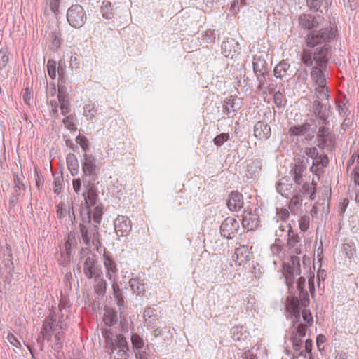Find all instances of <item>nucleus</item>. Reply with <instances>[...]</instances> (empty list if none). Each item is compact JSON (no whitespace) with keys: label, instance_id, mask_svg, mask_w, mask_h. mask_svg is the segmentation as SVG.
<instances>
[{"label":"nucleus","instance_id":"f257e3e1","mask_svg":"<svg viewBox=\"0 0 359 359\" xmlns=\"http://www.w3.org/2000/svg\"><path fill=\"white\" fill-rule=\"evenodd\" d=\"M334 36L330 27L322 29L318 32H312L308 34L306 39V44L309 47H315L323 43L330 41Z\"/></svg>","mask_w":359,"mask_h":359},{"label":"nucleus","instance_id":"f03ea898","mask_svg":"<svg viewBox=\"0 0 359 359\" xmlns=\"http://www.w3.org/2000/svg\"><path fill=\"white\" fill-rule=\"evenodd\" d=\"M67 18L72 27L80 28L85 24L87 17L83 8L79 4H75L68 9Z\"/></svg>","mask_w":359,"mask_h":359},{"label":"nucleus","instance_id":"7ed1b4c3","mask_svg":"<svg viewBox=\"0 0 359 359\" xmlns=\"http://www.w3.org/2000/svg\"><path fill=\"white\" fill-rule=\"evenodd\" d=\"M83 273L88 279H97L101 278L102 271L97 264L95 255L88 253L83 264Z\"/></svg>","mask_w":359,"mask_h":359},{"label":"nucleus","instance_id":"20e7f679","mask_svg":"<svg viewBox=\"0 0 359 359\" xmlns=\"http://www.w3.org/2000/svg\"><path fill=\"white\" fill-rule=\"evenodd\" d=\"M239 229V222L236 218L229 217L225 219L220 226L222 235L228 238H233Z\"/></svg>","mask_w":359,"mask_h":359},{"label":"nucleus","instance_id":"39448f33","mask_svg":"<svg viewBox=\"0 0 359 359\" xmlns=\"http://www.w3.org/2000/svg\"><path fill=\"white\" fill-rule=\"evenodd\" d=\"M103 337L105 339L106 346L110 350V353H113L116 346L123 348L127 346V341L122 335L116 336L113 339L111 332L109 330H105L103 332Z\"/></svg>","mask_w":359,"mask_h":359},{"label":"nucleus","instance_id":"423d86ee","mask_svg":"<svg viewBox=\"0 0 359 359\" xmlns=\"http://www.w3.org/2000/svg\"><path fill=\"white\" fill-rule=\"evenodd\" d=\"M288 134L290 136H305L306 139H311L315 134V130L311 128L309 123H304L302 125H294L290 128Z\"/></svg>","mask_w":359,"mask_h":359},{"label":"nucleus","instance_id":"0eeeda50","mask_svg":"<svg viewBox=\"0 0 359 359\" xmlns=\"http://www.w3.org/2000/svg\"><path fill=\"white\" fill-rule=\"evenodd\" d=\"M116 233L118 236H126L131 229V222L128 217L118 215L114 221Z\"/></svg>","mask_w":359,"mask_h":359},{"label":"nucleus","instance_id":"6e6552de","mask_svg":"<svg viewBox=\"0 0 359 359\" xmlns=\"http://www.w3.org/2000/svg\"><path fill=\"white\" fill-rule=\"evenodd\" d=\"M239 43L233 39L223 41L222 53L226 57L233 58L239 54Z\"/></svg>","mask_w":359,"mask_h":359},{"label":"nucleus","instance_id":"1a4fd4ad","mask_svg":"<svg viewBox=\"0 0 359 359\" xmlns=\"http://www.w3.org/2000/svg\"><path fill=\"white\" fill-rule=\"evenodd\" d=\"M259 219L257 214L251 211H244L242 224L248 231L255 230L259 226Z\"/></svg>","mask_w":359,"mask_h":359},{"label":"nucleus","instance_id":"9d476101","mask_svg":"<svg viewBox=\"0 0 359 359\" xmlns=\"http://www.w3.org/2000/svg\"><path fill=\"white\" fill-rule=\"evenodd\" d=\"M321 22V18L315 17L310 14H302L299 17V23L301 27L306 29H311L318 27Z\"/></svg>","mask_w":359,"mask_h":359},{"label":"nucleus","instance_id":"9b49d317","mask_svg":"<svg viewBox=\"0 0 359 359\" xmlns=\"http://www.w3.org/2000/svg\"><path fill=\"white\" fill-rule=\"evenodd\" d=\"M81 217H82V222L80 224V231L81 233V236L83 238V240L84 243L86 245H88L90 243V238H88V229L89 227L87 225H90L91 217H90V212L88 210H83L81 212Z\"/></svg>","mask_w":359,"mask_h":359},{"label":"nucleus","instance_id":"f8f14e48","mask_svg":"<svg viewBox=\"0 0 359 359\" xmlns=\"http://www.w3.org/2000/svg\"><path fill=\"white\" fill-rule=\"evenodd\" d=\"M103 264L106 269V276L109 280H114L117 278L118 273L117 265L114 260L104 253Z\"/></svg>","mask_w":359,"mask_h":359},{"label":"nucleus","instance_id":"ddd939ff","mask_svg":"<svg viewBox=\"0 0 359 359\" xmlns=\"http://www.w3.org/2000/svg\"><path fill=\"white\" fill-rule=\"evenodd\" d=\"M254 135L260 141L269 139L271 135L270 126L262 121L257 122L254 126Z\"/></svg>","mask_w":359,"mask_h":359},{"label":"nucleus","instance_id":"4468645a","mask_svg":"<svg viewBox=\"0 0 359 359\" xmlns=\"http://www.w3.org/2000/svg\"><path fill=\"white\" fill-rule=\"evenodd\" d=\"M227 205L231 211H239L243 206V198L241 194L233 191L229 195Z\"/></svg>","mask_w":359,"mask_h":359},{"label":"nucleus","instance_id":"2eb2a0df","mask_svg":"<svg viewBox=\"0 0 359 359\" xmlns=\"http://www.w3.org/2000/svg\"><path fill=\"white\" fill-rule=\"evenodd\" d=\"M83 171L86 175H92L95 174L97 167L95 159L92 156H88L84 154V161L83 163Z\"/></svg>","mask_w":359,"mask_h":359},{"label":"nucleus","instance_id":"dca6fc26","mask_svg":"<svg viewBox=\"0 0 359 359\" xmlns=\"http://www.w3.org/2000/svg\"><path fill=\"white\" fill-rule=\"evenodd\" d=\"M287 245L290 252L293 255H300L302 253L301 244L299 243V236L292 235L287 240Z\"/></svg>","mask_w":359,"mask_h":359},{"label":"nucleus","instance_id":"f3484780","mask_svg":"<svg viewBox=\"0 0 359 359\" xmlns=\"http://www.w3.org/2000/svg\"><path fill=\"white\" fill-rule=\"evenodd\" d=\"M299 269H295L291 266L289 264H283V275L285 278V282L287 285H290L293 283L294 279V273H298Z\"/></svg>","mask_w":359,"mask_h":359},{"label":"nucleus","instance_id":"a211bd4d","mask_svg":"<svg viewBox=\"0 0 359 359\" xmlns=\"http://www.w3.org/2000/svg\"><path fill=\"white\" fill-rule=\"evenodd\" d=\"M289 180L283 178L277 186L278 191L283 196L288 198L292 191V184L288 183Z\"/></svg>","mask_w":359,"mask_h":359},{"label":"nucleus","instance_id":"6ab92c4d","mask_svg":"<svg viewBox=\"0 0 359 359\" xmlns=\"http://www.w3.org/2000/svg\"><path fill=\"white\" fill-rule=\"evenodd\" d=\"M130 285L132 290L137 294H144L146 292L147 287L144 283L137 278H132L130 280Z\"/></svg>","mask_w":359,"mask_h":359},{"label":"nucleus","instance_id":"aec40b11","mask_svg":"<svg viewBox=\"0 0 359 359\" xmlns=\"http://www.w3.org/2000/svg\"><path fill=\"white\" fill-rule=\"evenodd\" d=\"M287 311L294 316L296 320L299 318V301L295 298H292L287 304Z\"/></svg>","mask_w":359,"mask_h":359},{"label":"nucleus","instance_id":"412c9836","mask_svg":"<svg viewBox=\"0 0 359 359\" xmlns=\"http://www.w3.org/2000/svg\"><path fill=\"white\" fill-rule=\"evenodd\" d=\"M235 255L236 256V261L238 262L239 264L250 259V252L245 246L236 248Z\"/></svg>","mask_w":359,"mask_h":359},{"label":"nucleus","instance_id":"4be33fe9","mask_svg":"<svg viewBox=\"0 0 359 359\" xmlns=\"http://www.w3.org/2000/svg\"><path fill=\"white\" fill-rule=\"evenodd\" d=\"M311 76L318 86L326 84L325 76L320 69L317 67L313 68L311 72Z\"/></svg>","mask_w":359,"mask_h":359},{"label":"nucleus","instance_id":"5701e85b","mask_svg":"<svg viewBox=\"0 0 359 359\" xmlns=\"http://www.w3.org/2000/svg\"><path fill=\"white\" fill-rule=\"evenodd\" d=\"M131 343L133 348L136 351H139L144 346V341L143 338L137 333H133L131 335Z\"/></svg>","mask_w":359,"mask_h":359},{"label":"nucleus","instance_id":"b1692460","mask_svg":"<svg viewBox=\"0 0 359 359\" xmlns=\"http://www.w3.org/2000/svg\"><path fill=\"white\" fill-rule=\"evenodd\" d=\"M327 53V48H322L314 53L313 60L316 61L318 65H321L323 63L326 62Z\"/></svg>","mask_w":359,"mask_h":359},{"label":"nucleus","instance_id":"393cba45","mask_svg":"<svg viewBox=\"0 0 359 359\" xmlns=\"http://www.w3.org/2000/svg\"><path fill=\"white\" fill-rule=\"evenodd\" d=\"M317 97L320 100H327L330 96L328 88L325 85L318 86L316 88Z\"/></svg>","mask_w":359,"mask_h":359},{"label":"nucleus","instance_id":"a878e982","mask_svg":"<svg viewBox=\"0 0 359 359\" xmlns=\"http://www.w3.org/2000/svg\"><path fill=\"white\" fill-rule=\"evenodd\" d=\"M96 284L95 285V291L97 294L103 295L107 290V283L105 280L102 278L95 279Z\"/></svg>","mask_w":359,"mask_h":359},{"label":"nucleus","instance_id":"bb28decb","mask_svg":"<svg viewBox=\"0 0 359 359\" xmlns=\"http://www.w3.org/2000/svg\"><path fill=\"white\" fill-rule=\"evenodd\" d=\"M58 100L60 104V109L62 115H66L70 111V105L64 96L58 95Z\"/></svg>","mask_w":359,"mask_h":359},{"label":"nucleus","instance_id":"cd10ccee","mask_svg":"<svg viewBox=\"0 0 359 359\" xmlns=\"http://www.w3.org/2000/svg\"><path fill=\"white\" fill-rule=\"evenodd\" d=\"M88 238H90V242H92L93 245L98 248L100 242L99 241V233L96 226H94L90 233L88 232Z\"/></svg>","mask_w":359,"mask_h":359},{"label":"nucleus","instance_id":"c85d7f7f","mask_svg":"<svg viewBox=\"0 0 359 359\" xmlns=\"http://www.w3.org/2000/svg\"><path fill=\"white\" fill-rule=\"evenodd\" d=\"M9 57L6 48L0 49V70L4 69L8 65Z\"/></svg>","mask_w":359,"mask_h":359},{"label":"nucleus","instance_id":"c756f323","mask_svg":"<svg viewBox=\"0 0 359 359\" xmlns=\"http://www.w3.org/2000/svg\"><path fill=\"white\" fill-rule=\"evenodd\" d=\"M313 57L312 53L309 50H304L302 54V61L306 66H311L313 64Z\"/></svg>","mask_w":359,"mask_h":359},{"label":"nucleus","instance_id":"7c9ffc66","mask_svg":"<svg viewBox=\"0 0 359 359\" xmlns=\"http://www.w3.org/2000/svg\"><path fill=\"white\" fill-rule=\"evenodd\" d=\"M229 134L228 133H222L217 135L213 139V142L216 146H222L224 142L229 140Z\"/></svg>","mask_w":359,"mask_h":359},{"label":"nucleus","instance_id":"2f4dec72","mask_svg":"<svg viewBox=\"0 0 359 359\" xmlns=\"http://www.w3.org/2000/svg\"><path fill=\"white\" fill-rule=\"evenodd\" d=\"M67 163L70 170H77L78 163L74 154H69L67 155Z\"/></svg>","mask_w":359,"mask_h":359},{"label":"nucleus","instance_id":"473e14b6","mask_svg":"<svg viewBox=\"0 0 359 359\" xmlns=\"http://www.w3.org/2000/svg\"><path fill=\"white\" fill-rule=\"evenodd\" d=\"M343 252L348 258H352L355 252L354 244L353 243L344 244Z\"/></svg>","mask_w":359,"mask_h":359},{"label":"nucleus","instance_id":"72a5a7b5","mask_svg":"<svg viewBox=\"0 0 359 359\" xmlns=\"http://www.w3.org/2000/svg\"><path fill=\"white\" fill-rule=\"evenodd\" d=\"M76 142L81 147L83 151L86 153L89 148L88 139L84 135H79L76 139Z\"/></svg>","mask_w":359,"mask_h":359},{"label":"nucleus","instance_id":"f704fd0d","mask_svg":"<svg viewBox=\"0 0 359 359\" xmlns=\"http://www.w3.org/2000/svg\"><path fill=\"white\" fill-rule=\"evenodd\" d=\"M47 70L49 76L53 79H55L57 72L55 62L48 60L47 62Z\"/></svg>","mask_w":359,"mask_h":359},{"label":"nucleus","instance_id":"c9c22d12","mask_svg":"<svg viewBox=\"0 0 359 359\" xmlns=\"http://www.w3.org/2000/svg\"><path fill=\"white\" fill-rule=\"evenodd\" d=\"M310 224V218L307 215L302 217L299 221V229L302 231H306L308 230Z\"/></svg>","mask_w":359,"mask_h":359},{"label":"nucleus","instance_id":"e433bc0d","mask_svg":"<svg viewBox=\"0 0 359 359\" xmlns=\"http://www.w3.org/2000/svg\"><path fill=\"white\" fill-rule=\"evenodd\" d=\"M65 127L69 130L76 131L77 130L74 123V118L72 116H69L63 120Z\"/></svg>","mask_w":359,"mask_h":359},{"label":"nucleus","instance_id":"4c0bfd02","mask_svg":"<svg viewBox=\"0 0 359 359\" xmlns=\"http://www.w3.org/2000/svg\"><path fill=\"white\" fill-rule=\"evenodd\" d=\"M302 318L306 322V326L311 327L313 323V316L310 310L305 309L302 312Z\"/></svg>","mask_w":359,"mask_h":359},{"label":"nucleus","instance_id":"58836bf2","mask_svg":"<svg viewBox=\"0 0 359 359\" xmlns=\"http://www.w3.org/2000/svg\"><path fill=\"white\" fill-rule=\"evenodd\" d=\"M323 2H325L327 5L326 0H306L307 5L311 8L318 11L323 5Z\"/></svg>","mask_w":359,"mask_h":359},{"label":"nucleus","instance_id":"ea45409f","mask_svg":"<svg viewBox=\"0 0 359 359\" xmlns=\"http://www.w3.org/2000/svg\"><path fill=\"white\" fill-rule=\"evenodd\" d=\"M116 314L111 311H107L104 313V321L106 325L111 326L116 321Z\"/></svg>","mask_w":359,"mask_h":359},{"label":"nucleus","instance_id":"a19ab883","mask_svg":"<svg viewBox=\"0 0 359 359\" xmlns=\"http://www.w3.org/2000/svg\"><path fill=\"white\" fill-rule=\"evenodd\" d=\"M304 171V168L301 165H295V167L293 169L294 172V179L296 183L300 184L301 178L302 176V172Z\"/></svg>","mask_w":359,"mask_h":359},{"label":"nucleus","instance_id":"79ce46f5","mask_svg":"<svg viewBox=\"0 0 359 359\" xmlns=\"http://www.w3.org/2000/svg\"><path fill=\"white\" fill-rule=\"evenodd\" d=\"M84 114L88 118L92 119L95 116L96 110L93 106L88 104L84 107Z\"/></svg>","mask_w":359,"mask_h":359},{"label":"nucleus","instance_id":"37998d69","mask_svg":"<svg viewBox=\"0 0 359 359\" xmlns=\"http://www.w3.org/2000/svg\"><path fill=\"white\" fill-rule=\"evenodd\" d=\"M7 340L13 347L17 348H20L21 347L20 341L12 333L8 334Z\"/></svg>","mask_w":359,"mask_h":359},{"label":"nucleus","instance_id":"c03bdc74","mask_svg":"<svg viewBox=\"0 0 359 359\" xmlns=\"http://www.w3.org/2000/svg\"><path fill=\"white\" fill-rule=\"evenodd\" d=\"M112 282V289L114 297H120V296L123 295L122 291L117 283L116 278L114 280H111Z\"/></svg>","mask_w":359,"mask_h":359},{"label":"nucleus","instance_id":"a18cd8bd","mask_svg":"<svg viewBox=\"0 0 359 359\" xmlns=\"http://www.w3.org/2000/svg\"><path fill=\"white\" fill-rule=\"evenodd\" d=\"M305 154L308 157L315 159L317 157L318 152L316 147H309L305 149Z\"/></svg>","mask_w":359,"mask_h":359},{"label":"nucleus","instance_id":"49530a36","mask_svg":"<svg viewBox=\"0 0 359 359\" xmlns=\"http://www.w3.org/2000/svg\"><path fill=\"white\" fill-rule=\"evenodd\" d=\"M69 63L71 68L78 69L79 67L80 62L78 55L76 53H74L72 55Z\"/></svg>","mask_w":359,"mask_h":359},{"label":"nucleus","instance_id":"de8ad7c7","mask_svg":"<svg viewBox=\"0 0 359 359\" xmlns=\"http://www.w3.org/2000/svg\"><path fill=\"white\" fill-rule=\"evenodd\" d=\"M292 340L293 348L295 351L299 350L301 348L302 343V337H299L298 336L293 334V336L292 337Z\"/></svg>","mask_w":359,"mask_h":359},{"label":"nucleus","instance_id":"09e8293b","mask_svg":"<svg viewBox=\"0 0 359 359\" xmlns=\"http://www.w3.org/2000/svg\"><path fill=\"white\" fill-rule=\"evenodd\" d=\"M51 46L54 49H57L61 44V40L55 33H53L51 35Z\"/></svg>","mask_w":359,"mask_h":359},{"label":"nucleus","instance_id":"8fccbe9b","mask_svg":"<svg viewBox=\"0 0 359 359\" xmlns=\"http://www.w3.org/2000/svg\"><path fill=\"white\" fill-rule=\"evenodd\" d=\"M102 215V209L96 207L93 213V219L97 224H100Z\"/></svg>","mask_w":359,"mask_h":359},{"label":"nucleus","instance_id":"3c124183","mask_svg":"<svg viewBox=\"0 0 359 359\" xmlns=\"http://www.w3.org/2000/svg\"><path fill=\"white\" fill-rule=\"evenodd\" d=\"M274 102L278 107L283 105L284 99L283 95L280 92H276L273 96Z\"/></svg>","mask_w":359,"mask_h":359},{"label":"nucleus","instance_id":"603ef678","mask_svg":"<svg viewBox=\"0 0 359 359\" xmlns=\"http://www.w3.org/2000/svg\"><path fill=\"white\" fill-rule=\"evenodd\" d=\"M307 327L308 326H306V325L299 324L297 327V331L294 334L299 337H304L306 334V329Z\"/></svg>","mask_w":359,"mask_h":359},{"label":"nucleus","instance_id":"864d4df0","mask_svg":"<svg viewBox=\"0 0 359 359\" xmlns=\"http://www.w3.org/2000/svg\"><path fill=\"white\" fill-rule=\"evenodd\" d=\"M286 64H279L274 69V74L276 77H282L283 75L281 74L283 70L285 71Z\"/></svg>","mask_w":359,"mask_h":359},{"label":"nucleus","instance_id":"5fc2aeb1","mask_svg":"<svg viewBox=\"0 0 359 359\" xmlns=\"http://www.w3.org/2000/svg\"><path fill=\"white\" fill-rule=\"evenodd\" d=\"M22 99L26 104L30 105V101H31L30 90L28 88H26L25 89V92L22 95Z\"/></svg>","mask_w":359,"mask_h":359},{"label":"nucleus","instance_id":"6e6d98bb","mask_svg":"<svg viewBox=\"0 0 359 359\" xmlns=\"http://www.w3.org/2000/svg\"><path fill=\"white\" fill-rule=\"evenodd\" d=\"M56 212H57V217L60 219L65 217V215H66V210L63 208L62 204H58L57 205Z\"/></svg>","mask_w":359,"mask_h":359},{"label":"nucleus","instance_id":"4d7b16f0","mask_svg":"<svg viewBox=\"0 0 359 359\" xmlns=\"http://www.w3.org/2000/svg\"><path fill=\"white\" fill-rule=\"evenodd\" d=\"M60 0H50V9L53 12L56 13L60 7Z\"/></svg>","mask_w":359,"mask_h":359},{"label":"nucleus","instance_id":"13d9d810","mask_svg":"<svg viewBox=\"0 0 359 359\" xmlns=\"http://www.w3.org/2000/svg\"><path fill=\"white\" fill-rule=\"evenodd\" d=\"M309 288L311 292V296L313 297L315 292V285H314V275L310 277L309 279Z\"/></svg>","mask_w":359,"mask_h":359},{"label":"nucleus","instance_id":"bf43d9fd","mask_svg":"<svg viewBox=\"0 0 359 359\" xmlns=\"http://www.w3.org/2000/svg\"><path fill=\"white\" fill-rule=\"evenodd\" d=\"M81 187V181L80 179L73 180V189L75 192L78 193Z\"/></svg>","mask_w":359,"mask_h":359},{"label":"nucleus","instance_id":"052dcab7","mask_svg":"<svg viewBox=\"0 0 359 359\" xmlns=\"http://www.w3.org/2000/svg\"><path fill=\"white\" fill-rule=\"evenodd\" d=\"M305 282H306V280L303 277H300L298 280L297 287L302 292L304 291V288L305 286Z\"/></svg>","mask_w":359,"mask_h":359},{"label":"nucleus","instance_id":"680f3d73","mask_svg":"<svg viewBox=\"0 0 359 359\" xmlns=\"http://www.w3.org/2000/svg\"><path fill=\"white\" fill-rule=\"evenodd\" d=\"M354 182L359 185V167H356L353 171Z\"/></svg>","mask_w":359,"mask_h":359},{"label":"nucleus","instance_id":"e2e57ef3","mask_svg":"<svg viewBox=\"0 0 359 359\" xmlns=\"http://www.w3.org/2000/svg\"><path fill=\"white\" fill-rule=\"evenodd\" d=\"M312 351V340L311 339H306L305 342V351H306L308 353H311Z\"/></svg>","mask_w":359,"mask_h":359},{"label":"nucleus","instance_id":"0e129e2a","mask_svg":"<svg viewBox=\"0 0 359 359\" xmlns=\"http://www.w3.org/2000/svg\"><path fill=\"white\" fill-rule=\"evenodd\" d=\"M325 341V337L323 334H320L317 337L316 342L318 348H320L321 344H324Z\"/></svg>","mask_w":359,"mask_h":359},{"label":"nucleus","instance_id":"69168bd1","mask_svg":"<svg viewBox=\"0 0 359 359\" xmlns=\"http://www.w3.org/2000/svg\"><path fill=\"white\" fill-rule=\"evenodd\" d=\"M54 191L56 194L60 193V189H61V184L58 181H55L54 183Z\"/></svg>","mask_w":359,"mask_h":359},{"label":"nucleus","instance_id":"338daca9","mask_svg":"<svg viewBox=\"0 0 359 359\" xmlns=\"http://www.w3.org/2000/svg\"><path fill=\"white\" fill-rule=\"evenodd\" d=\"M115 299L116 300L118 306L121 309V307L123 306L124 303L123 295L120 296V297H115Z\"/></svg>","mask_w":359,"mask_h":359},{"label":"nucleus","instance_id":"774afa93","mask_svg":"<svg viewBox=\"0 0 359 359\" xmlns=\"http://www.w3.org/2000/svg\"><path fill=\"white\" fill-rule=\"evenodd\" d=\"M135 356L136 359H147L145 354L144 353H141L140 351L136 352L135 353Z\"/></svg>","mask_w":359,"mask_h":359}]
</instances>
